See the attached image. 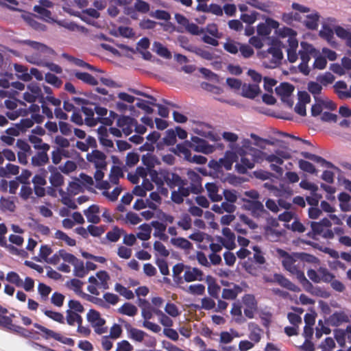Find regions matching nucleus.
Wrapping results in <instances>:
<instances>
[{"label":"nucleus","mask_w":351,"mask_h":351,"mask_svg":"<svg viewBox=\"0 0 351 351\" xmlns=\"http://www.w3.org/2000/svg\"><path fill=\"white\" fill-rule=\"evenodd\" d=\"M237 153L241 156V162L235 165V169L241 174L246 173L248 169H253L255 163L261 162L265 155L264 152L256 148H250L248 152L239 149Z\"/></svg>","instance_id":"2"},{"label":"nucleus","mask_w":351,"mask_h":351,"mask_svg":"<svg viewBox=\"0 0 351 351\" xmlns=\"http://www.w3.org/2000/svg\"><path fill=\"white\" fill-rule=\"evenodd\" d=\"M74 275L78 278H83L86 274L87 271L84 267V262L81 260L77 259L74 264Z\"/></svg>","instance_id":"58"},{"label":"nucleus","mask_w":351,"mask_h":351,"mask_svg":"<svg viewBox=\"0 0 351 351\" xmlns=\"http://www.w3.org/2000/svg\"><path fill=\"white\" fill-rule=\"evenodd\" d=\"M294 90L293 85L288 82H282L275 89L276 95L281 97L291 96Z\"/></svg>","instance_id":"26"},{"label":"nucleus","mask_w":351,"mask_h":351,"mask_svg":"<svg viewBox=\"0 0 351 351\" xmlns=\"http://www.w3.org/2000/svg\"><path fill=\"white\" fill-rule=\"evenodd\" d=\"M274 280L281 287L286 288L292 291H298L300 289L288 278H285L283 275L280 274H275L274 275Z\"/></svg>","instance_id":"21"},{"label":"nucleus","mask_w":351,"mask_h":351,"mask_svg":"<svg viewBox=\"0 0 351 351\" xmlns=\"http://www.w3.org/2000/svg\"><path fill=\"white\" fill-rule=\"evenodd\" d=\"M152 226L158 234L160 239L165 241L167 239V237L164 234L167 228L165 224L158 221H153L152 222Z\"/></svg>","instance_id":"61"},{"label":"nucleus","mask_w":351,"mask_h":351,"mask_svg":"<svg viewBox=\"0 0 351 351\" xmlns=\"http://www.w3.org/2000/svg\"><path fill=\"white\" fill-rule=\"evenodd\" d=\"M34 11L40 15V18L46 22H52L51 12L41 5H35Z\"/></svg>","instance_id":"42"},{"label":"nucleus","mask_w":351,"mask_h":351,"mask_svg":"<svg viewBox=\"0 0 351 351\" xmlns=\"http://www.w3.org/2000/svg\"><path fill=\"white\" fill-rule=\"evenodd\" d=\"M98 138L100 143L107 147H113V142L108 138V130L104 126H100L97 129Z\"/></svg>","instance_id":"28"},{"label":"nucleus","mask_w":351,"mask_h":351,"mask_svg":"<svg viewBox=\"0 0 351 351\" xmlns=\"http://www.w3.org/2000/svg\"><path fill=\"white\" fill-rule=\"evenodd\" d=\"M34 326L36 328L40 330L41 332H44L48 337H51L56 340L61 341V337L59 333L55 332L54 331L48 329L37 323L34 324ZM62 342L69 346H73L74 344V340L71 338H66L65 340L62 341Z\"/></svg>","instance_id":"15"},{"label":"nucleus","mask_w":351,"mask_h":351,"mask_svg":"<svg viewBox=\"0 0 351 351\" xmlns=\"http://www.w3.org/2000/svg\"><path fill=\"white\" fill-rule=\"evenodd\" d=\"M10 330H12L21 336L26 338L32 337V335L34 334V331L29 330L27 329H25V328H23L20 326L13 324L12 326L10 328Z\"/></svg>","instance_id":"59"},{"label":"nucleus","mask_w":351,"mask_h":351,"mask_svg":"<svg viewBox=\"0 0 351 351\" xmlns=\"http://www.w3.org/2000/svg\"><path fill=\"white\" fill-rule=\"evenodd\" d=\"M140 232L137 233L136 237L142 241H147L151 237L152 228L149 225L143 223L138 228Z\"/></svg>","instance_id":"48"},{"label":"nucleus","mask_w":351,"mask_h":351,"mask_svg":"<svg viewBox=\"0 0 351 351\" xmlns=\"http://www.w3.org/2000/svg\"><path fill=\"white\" fill-rule=\"evenodd\" d=\"M190 143L186 141L182 143H179L173 149L172 152L179 156H183L186 160H189L191 154L189 149Z\"/></svg>","instance_id":"24"},{"label":"nucleus","mask_w":351,"mask_h":351,"mask_svg":"<svg viewBox=\"0 0 351 351\" xmlns=\"http://www.w3.org/2000/svg\"><path fill=\"white\" fill-rule=\"evenodd\" d=\"M282 256L283 257V267L291 274L295 275L297 279L300 277V274H304V264L300 258L297 256V253L293 255H290L287 252H283Z\"/></svg>","instance_id":"3"},{"label":"nucleus","mask_w":351,"mask_h":351,"mask_svg":"<svg viewBox=\"0 0 351 351\" xmlns=\"http://www.w3.org/2000/svg\"><path fill=\"white\" fill-rule=\"evenodd\" d=\"M205 186L212 202H217L222 200V195L218 194L219 187L215 183L208 182Z\"/></svg>","instance_id":"25"},{"label":"nucleus","mask_w":351,"mask_h":351,"mask_svg":"<svg viewBox=\"0 0 351 351\" xmlns=\"http://www.w3.org/2000/svg\"><path fill=\"white\" fill-rule=\"evenodd\" d=\"M222 233L224 239H221L223 246L228 250H232L235 247V235L229 228H223Z\"/></svg>","instance_id":"20"},{"label":"nucleus","mask_w":351,"mask_h":351,"mask_svg":"<svg viewBox=\"0 0 351 351\" xmlns=\"http://www.w3.org/2000/svg\"><path fill=\"white\" fill-rule=\"evenodd\" d=\"M162 179L171 189L173 190L185 180L182 179L178 173L167 170H163Z\"/></svg>","instance_id":"11"},{"label":"nucleus","mask_w":351,"mask_h":351,"mask_svg":"<svg viewBox=\"0 0 351 351\" xmlns=\"http://www.w3.org/2000/svg\"><path fill=\"white\" fill-rule=\"evenodd\" d=\"M118 312L121 314L133 317L138 313V308L134 304L125 302L119 309Z\"/></svg>","instance_id":"39"},{"label":"nucleus","mask_w":351,"mask_h":351,"mask_svg":"<svg viewBox=\"0 0 351 351\" xmlns=\"http://www.w3.org/2000/svg\"><path fill=\"white\" fill-rule=\"evenodd\" d=\"M311 231L306 234V236L314 240L317 239V236L322 235L324 228L321 226L319 222L311 221Z\"/></svg>","instance_id":"40"},{"label":"nucleus","mask_w":351,"mask_h":351,"mask_svg":"<svg viewBox=\"0 0 351 351\" xmlns=\"http://www.w3.org/2000/svg\"><path fill=\"white\" fill-rule=\"evenodd\" d=\"M279 36L282 38H287L286 42L289 44L291 40L297 39V33L290 27H284L279 29Z\"/></svg>","instance_id":"43"},{"label":"nucleus","mask_w":351,"mask_h":351,"mask_svg":"<svg viewBox=\"0 0 351 351\" xmlns=\"http://www.w3.org/2000/svg\"><path fill=\"white\" fill-rule=\"evenodd\" d=\"M171 243L177 247L183 250H189L192 247V243L186 239L182 237L172 238Z\"/></svg>","instance_id":"50"},{"label":"nucleus","mask_w":351,"mask_h":351,"mask_svg":"<svg viewBox=\"0 0 351 351\" xmlns=\"http://www.w3.org/2000/svg\"><path fill=\"white\" fill-rule=\"evenodd\" d=\"M317 271L319 274L320 282L330 283L335 277L326 267H319Z\"/></svg>","instance_id":"47"},{"label":"nucleus","mask_w":351,"mask_h":351,"mask_svg":"<svg viewBox=\"0 0 351 351\" xmlns=\"http://www.w3.org/2000/svg\"><path fill=\"white\" fill-rule=\"evenodd\" d=\"M14 68L19 79L24 82H29L32 80V77L29 73H28V69L26 66L16 63L14 64Z\"/></svg>","instance_id":"32"},{"label":"nucleus","mask_w":351,"mask_h":351,"mask_svg":"<svg viewBox=\"0 0 351 351\" xmlns=\"http://www.w3.org/2000/svg\"><path fill=\"white\" fill-rule=\"evenodd\" d=\"M82 112L86 116L84 121H85L86 125H87L88 126H90V127L95 126L99 123V121L97 120V119L94 117V114H95L94 109H93L91 108L86 107V106H82Z\"/></svg>","instance_id":"27"},{"label":"nucleus","mask_w":351,"mask_h":351,"mask_svg":"<svg viewBox=\"0 0 351 351\" xmlns=\"http://www.w3.org/2000/svg\"><path fill=\"white\" fill-rule=\"evenodd\" d=\"M0 204L1 210L3 211L13 212L15 210L16 206L14 202L9 198L1 197L0 198Z\"/></svg>","instance_id":"63"},{"label":"nucleus","mask_w":351,"mask_h":351,"mask_svg":"<svg viewBox=\"0 0 351 351\" xmlns=\"http://www.w3.org/2000/svg\"><path fill=\"white\" fill-rule=\"evenodd\" d=\"M301 49L299 51L298 55L301 59V62L308 63L311 60L310 55L315 51L313 46L306 42H302Z\"/></svg>","instance_id":"16"},{"label":"nucleus","mask_w":351,"mask_h":351,"mask_svg":"<svg viewBox=\"0 0 351 351\" xmlns=\"http://www.w3.org/2000/svg\"><path fill=\"white\" fill-rule=\"evenodd\" d=\"M114 290L127 300H131L134 298V295L131 290L127 289L119 283L115 284Z\"/></svg>","instance_id":"56"},{"label":"nucleus","mask_w":351,"mask_h":351,"mask_svg":"<svg viewBox=\"0 0 351 351\" xmlns=\"http://www.w3.org/2000/svg\"><path fill=\"white\" fill-rule=\"evenodd\" d=\"M307 89L313 95L315 101H318L317 95L322 93V85L319 82L311 81L307 84Z\"/></svg>","instance_id":"49"},{"label":"nucleus","mask_w":351,"mask_h":351,"mask_svg":"<svg viewBox=\"0 0 351 351\" xmlns=\"http://www.w3.org/2000/svg\"><path fill=\"white\" fill-rule=\"evenodd\" d=\"M298 47V41L297 39H292L289 44V47L287 49V58L288 60L293 63L298 59V54L296 53V49Z\"/></svg>","instance_id":"35"},{"label":"nucleus","mask_w":351,"mask_h":351,"mask_svg":"<svg viewBox=\"0 0 351 351\" xmlns=\"http://www.w3.org/2000/svg\"><path fill=\"white\" fill-rule=\"evenodd\" d=\"M189 147L194 151L202 152L204 154H209L215 150L214 145H210L206 140L198 136H192Z\"/></svg>","instance_id":"5"},{"label":"nucleus","mask_w":351,"mask_h":351,"mask_svg":"<svg viewBox=\"0 0 351 351\" xmlns=\"http://www.w3.org/2000/svg\"><path fill=\"white\" fill-rule=\"evenodd\" d=\"M319 14L317 12L308 14L306 19L304 21V24L308 29L315 30L318 27V23L319 20Z\"/></svg>","instance_id":"29"},{"label":"nucleus","mask_w":351,"mask_h":351,"mask_svg":"<svg viewBox=\"0 0 351 351\" xmlns=\"http://www.w3.org/2000/svg\"><path fill=\"white\" fill-rule=\"evenodd\" d=\"M99 213V207L95 204L90 206L86 210H84V214L88 221L95 224L99 223L101 221L100 217L98 215Z\"/></svg>","instance_id":"19"},{"label":"nucleus","mask_w":351,"mask_h":351,"mask_svg":"<svg viewBox=\"0 0 351 351\" xmlns=\"http://www.w3.org/2000/svg\"><path fill=\"white\" fill-rule=\"evenodd\" d=\"M74 76L83 82L91 85L96 86L98 84L97 80L90 74L86 72L75 71Z\"/></svg>","instance_id":"34"},{"label":"nucleus","mask_w":351,"mask_h":351,"mask_svg":"<svg viewBox=\"0 0 351 351\" xmlns=\"http://www.w3.org/2000/svg\"><path fill=\"white\" fill-rule=\"evenodd\" d=\"M5 280L17 287H22L23 286V280L15 271L8 272L6 275Z\"/></svg>","instance_id":"53"},{"label":"nucleus","mask_w":351,"mask_h":351,"mask_svg":"<svg viewBox=\"0 0 351 351\" xmlns=\"http://www.w3.org/2000/svg\"><path fill=\"white\" fill-rule=\"evenodd\" d=\"M242 96L254 99L261 92L260 87L258 84H243L241 86Z\"/></svg>","instance_id":"18"},{"label":"nucleus","mask_w":351,"mask_h":351,"mask_svg":"<svg viewBox=\"0 0 351 351\" xmlns=\"http://www.w3.org/2000/svg\"><path fill=\"white\" fill-rule=\"evenodd\" d=\"M242 301L245 308H257V301L254 295L245 294L242 298Z\"/></svg>","instance_id":"60"},{"label":"nucleus","mask_w":351,"mask_h":351,"mask_svg":"<svg viewBox=\"0 0 351 351\" xmlns=\"http://www.w3.org/2000/svg\"><path fill=\"white\" fill-rule=\"evenodd\" d=\"M317 80L322 85L327 86L335 81V76L331 73L326 72L323 75H318Z\"/></svg>","instance_id":"64"},{"label":"nucleus","mask_w":351,"mask_h":351,"mask_svg":"<svg viewBox=\"0 0 351 351\" xmlns=\"http://www.w3.org/2000/svg\"><path fill=\"white\" fill-rule=\"evenodd\" d=\"M134 9L139 13L147 14L150 10V5L143 0H136L134 3Z\"/></svg>","instance_id":"57"},{"label":"nucleus","mask_w":351,"mask_h":351,"mask_svg":"<svg viewBox=\"0 0 351 351\" xmlns=\"http://www.w3.org/2000/svg\"><path fill=\"white\" fill-rule=\"evenodd\" d=\"M300 154L306 159H309L315 162L320 164V165L322 167L333 169L337 170V171H339V169L335 167L332 162L327 161L326 160H325L324 158L319 156H317L315 154L307 152H302Z\"/></svg>","instance_id":"13"},{"label":"nucleus","mask_w":351,"mask_h":351,"mask_svg":"<svg viewBox=\"0 0 351 351\" xmlns=\"http://www.w3.org/2000/svg\"><path fill=\"white\" fill-rule=\"evenodd\" d=\"M349 322L348 315L343 311L335 312L328 319V323L332 326H339L343 323Z\"/></svg>","instance_id":"17"},{"label":"nucleus","mask_w":351,"mask_h":351,"mask_svg":"<svg viewBox=\"0 0 351 351\" xmlns=\"http://www.w3.org/2000/svg\"><path fill=\"white\" fill-rule=\"evenodd\" d=\"M248 328L250 331L249 338L255 343L259 342L261 339V333L262 331L259 326L254 322H250L248 324Z\"/></svg>","instance_id":"33"},{"label":"nucleus","mask_w":351,"mask_h":351,"mask_svg":"<svg viewBox=\"0 0 351 351\" xmlns=\"http://www.w3.org/2000/svg\"><path fill=\"white\" fill-rule=\"evenodd\" d=\"M94 110L95 113L99 116V117L97 118L99 122L107 125H110L112 123V121L110 118L104 117L108 113V110L106 108L96 105Z\"/></svg>","instance_id":"36"},{"label":"nucleus","mask_w":351,"mask_h":351,"mask_svg":"<svg viewBox=\"0 0 351 351\" xmlns=\"http://www.w3.org/2000/svg\"><path fill=\"white\" fill-rule=\"evenodd\" d=\"M125 233L123 229L119 228L118 226L113 227L112 230L108 231L106 234V239L110 242H117L121 238L122 234Z\"/></svg>","instance_id":"45"},{"label":"nucleus","mask_w":351,"mask_h":351,"mask_svg":"<svg viewBox=\"0 0 351 351\" xmlns=\"http://www.w3.org/2000/svg\"><path fill=\"white\" fill-rule=\"evenodd\" d=\"M29 142L33 144L35 149L49 151L50 145L46 143H43V139L35 135H30L29 136Z\"/></svg>","instance_id":"37"},{"label":"nucleus","mask_w":351,"mask_h":351,"mask_svg":"<svg viewBox=\"0 0 351 351\" xmlns=\"http://www.w3.org/2000/svg\"><path fill=\"white\" fill-rule=\"evenodd\" d=\"M19 173V167L17 165L8 163L5 167H0V176L9 177L10 175H17Z\"/></svg>","instance_id":"41"},{"label":"nucleus","mask_w":351,"mask_h":351,"mask_svg":"<svg viewBox=\"0 0 351 351\" xmlns=\"http://www.w3.org/2000/svg\"><path fill=\"white\" fill-rule=\"evenodd\" d=\"M136 124V120L129 116H121L117 121V125L121 129L125 136L130 135Z\"/></svg>","instance_id":"8"},{"label":"nucleus","mask_w":351,"mask_h":351,"mask_svg":"<svg viewBox=\"0 0 351 351\" xmlns=\"http://www.w3.org/2000/svg\"><path fill=\"white\" fill-rule=\"evenodd\" d=\"M49 182L53 187H59L64 184V177L60 172L53 171L50 175Z\"/></svg>","instance_id":"54"},{"label":"nucleus","mask_w":351,"mask_h":351,"mask_svg":"<svg viewBox=\"0 0 351 351\" xmlns=\"http://www.w3.org/2000/svg\"><path fill=\"white\" fill-rule=\"evenodd\" d=\"M190 181L189 188L193 194L197 195L203 191L202 185V177L193 171H189L187 173Z\"/></svg>","instance_id":"10"},{"label":"nucleus","mask_w":351,"mask_h":351,"mask_svg":"<svg viewBox=\"0 0 351 351\" xmlns=\"http://www.w3.org/2000/svg\"><path fill=\"white\" fill-rule=\"evenodd\" d=\"M187 50L194 52L197 56L207 60H211L214 58V54L213 53L202 48H193V47L190 46L187 47Z\"/></svg>","instance_id":"46"},{"label":"nucleus","mask_w":351,"mask_h":351,"mask_svg":"<svg viewBox=\"0 0 351 351\" xmlns=\"http://www.w3.org/2000/svg\"><path fill=\"white\" fill-rule=\"evenodd\" d=\"M274 44L271 47H270L267 49L268 53L272 56V58L270 62V64L268 66L269 67L274 68L279 65L281 62V60L283 58V53L280 49V43Z\"/></svg>","instance_id":"12"},{"label":"nucleus","mask_w":351,"mask_h":351,"mask_svg":"<svg viewBox=\"0 0 351 351\" xmlns=\"http://www.w3.org/2000/svg\"><path fill=\"white\" fill-rule=\"evenodd\" d=\"M153 46L154 48V51L160 56L167 59H169L171 58V52L168 50V49L166 47H165L160 43L155 42Z\"/></svg>","instance_id":"51"},{"label":"nucleus","mask_w":351,"mask_h":351,"mask_svg":"<svg viewBox=\"0 0 351 351\" xmlns=\"http://www.w3.org/2000/svg\"><path fill=\"white\" fill-rule=\"evenodd\" d=\"M186 292L195 295H202L205 292V286L202 284L190 285L186 289L182 288Z\"/></svg>","instance_id":"55"},{"label":"nucleus","mask_w":351,"mask_h":351,"mask_svg":"<svg viewBox=\"0 0 351 351\" xmlns=\"http://www.w3.org/2000/svg\"><path fill=\"white\" fill-rule=\"evenodd\" d=\"M238 156L232 152H226L225 157L219 160V162L222 167L226 170H230L234 162L237 161Z\"/></svg>","instance_id":"30"},{"label":"nucleus","mask_w":351,"mask_h":351,"mask_svg":"<svg viewBox=\"0 0 351 351\" xmlns=\"http://www.w3.org/2000/svg\"><path fill=\"white\" fill-rule=\"evenodd\" d=\"M86 319L97 334L102 335L108 331V328L104 326L106 319L101 317L99 311L90 309L86 314Z\"/></svg>","instance_id":"4"},{"label":"nucleus","mask_w":351,"mask_h":351,"mask_svg":"<svg viewBox=\"0 0 351 351\" xmlns=\"http://www.w3.org/2000/svg\"><path fill=\"white\" fill-rule=\"evenodd\" d=\"M123 173L122 169L119 166H113L111 168L110 173V181L113 184H117L120 178L123 177Z\"/></svg>","instance_id":"44"},{"label":"nucleus","mask_w":351,"mask_h":351,"mask_svg":"<svg viewBox=\"0 0 351 351\" xmlns=\"http://www.w3.org/2000/svg\"><path fill=\"white\" fill-rule=\"evenodd\" d=\"M188 184L187 180L185 179L182 183L178 186V190H173L171 194V199L172 202L177 204L183 203L184 198L187 197L192 193L189 186H186Z\"/></svg>","instance_id":"6"},{"label":"nucleus","mask_w":351,"mask_h":351,"mask_svg":"<svg viewBox=\"0 0 351 351\" xmlns=\"http://www.w3.org/2000/svg\"><path fill=\"white\" fill-rule=\"evenodd\" d=\"M298 280L306 291L312 294L315 293V288L313 284L306 278L304 274H300Z\"/></svg>","instance_id":"62"},{"label":"nucleus","mask_w":351,"mask_h":351,"mask_svg":"<svg viewBox=\"0 0 351 351\" xmlns=\"http://www.w3.org/2000/svg\"><path fill=\"white\" fill-rule=\"evenodd\" d=\"M241 291V288L235 285L234 286V289H223L222 291L221 297L224 300H235L238 295V294Z\"/></svg>","instance_id":"38"},{"label":"nucleus","mask_w":351,"mask_h":351,"mask_svg":"<svg viewBox=\"0 0 351 351\" xmlns=\"http://www.w3.org/2000/svg\"><path fill=\"white\" fill-rule=\"evenodd\" d=\"M48 151L41 150L32 156L31 162L34 167L44 166L49 162Z\"/></svg>","instance_id":"23"},{"label":"nucleus","mask_w":351,"mask_h":351,"mask_svg":"<svg viewBox=\"0 0 351 351\" xmlns=\"http://www.w3.org/2000/svg\"><path fill=\"white\" fill-rule=\"evenodd\" d=\"M334 92L340 99H345L351 96L349 91L347 90V84L342 80L337 81L333 85Z\"/></svg>","instance_id":"22"},{"label":"nucleus","mask_w":351,"mask_h":351,"mask_svg":"<svg viewBox=\"0 0 351 351\" xmlns=\"http://www.w3.org/2000/svg\"><path fill=\"white\" fill-rule=\"evenodd\" d=\"M20 43L29 46L35 51L25 56V59L28 62L37 66H47L56 73H62V69L59 65L47 62V59L56 54L52 48L43 43L30 40H21Z\"/></svg>","instance_id":"1"},{"label":"nucleus","mask_w":351,"mask_h":351,"mask_svg":"<svg viewBox=\"0 0 351 351\" xmlns=\"http://www.w3.org/2000/svg\"><path fill=\"white\" fill-rule=\"evenodd\" d=\"M156 161V157L151 153H147L142 156V162L146 167H147L149 171L154 169Z\"/></svg>","instance_id":"52"},{"label":"nucleus","mask_w":351,"mask_h":351,"mask_svg":"<svg viewBox=\"0 0 351 351\" xmlns=\"http://www.w3.org/2000/svg\"><path fill=\"white\" fill-rule=\"evenodd\" d=\"M100 16L99 12L94 9V8H88L82 10V13L78 15V16L84 22L91 24V20L90 17L92 19H97Z\"/></svg>","instance_id":"31"},{"label":"nucleus","mask_w":351,"mask_h":351,"mask_svg":"<svg viewBox=\"0 0 351 351\" xmlns=\"http://www.w3.org/2000/svg\"><path fill=\"white\" fill-rule=\"evenodd\" d=\"M245 208L250 211L251 215L254 218H260L264 215L267 214L262 202L258 200H250L243 199Z\"/></svg>","instance_id":"7"},{"label":"nucleus","mask_w":351,"mask_h":351,"mask_svg":"<svg viewBox=\"0 0 351 351\" xmlns=\"http://www.w3.org/2000/svg\"><path fill=\"white\" fill-rule=\"evenodd\" d=\"M203 278V272L197 267L186 266L184 274V279L186 282H190L195 280H202Z\"/></svg>","instance_id":"14"},{"label":"nucleus","mask_w":351,"mask_h":351,"mask_svg":"<svg viewBox=\"0 0 351 351\" xmlns=\"http://www.w3.org/2000/svg\"><path fill=\"white\" fill-rule=\"evenodd\" d=\"M86 158L89 162L94 163L96 169L106 168V156L101 151L93 150L91 154H87Z\"/></svg>","instance_id":"9"}]
</instances>
